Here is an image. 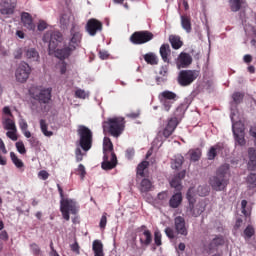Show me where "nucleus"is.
Wrapping results in <instances>:
<instances>
[{
    "mask_svg": "<svg viewBox=\"0 0 256 256\" xmlns=\"http://www.w3.org/2000/svg\"><path fill=\"white\" fill-rule=\"evenodd\" d=\"M245 207H247V202H246V200H242L241 208H242L243 215H247V211L245 210Z\"/></svg>",
    "mask_w": 256,
    "mask_h": 256,
    "instance_id": "338daca9",
    "label": "nucleus"
},
{
    "mask_svg": "<svg viewBox=\"0 0 256 256\" xmlns=\"http://www.w3.org/2000/svg\"><path fill=\"white\" fill-rule=\"evenodd\" d=\"M67 72V64H65V62H62L60 64V73L63 75Z\"/></svg>",
    "mask_w": 256,
    "mask_h": 256,
    "instance_id": "0e129e2a",
    "label": "nucleus"
},
{
    "mask_svg": "<svg viewBox=\"0 0 256 256\" xmlns=\"http://www.w3.org/2000/svg\"><path fill=\"white\" fill-rule=\"evenodd\" d=\"M30 75L31 66L29 63L25 61L20 62L15 70V79L17 83H27Z\"/></svg>",
    "mask_w": 256,
    "mask_h": 256,
    "instance_id": "423d86ee",
    "label": "nucleus"
},
{
    "mask_svg": "<svg viewBox=\"0 0 256 256\" xmlns=\"http://www.w3.org/2000/svg\"><path fill=\"white\" fill-rule=\"evenodd\" d=\"M229 3L232 11H239L241 9V0H229Z\"/></svg>",
    "mask_w": 256,
    "mask_h": 256,
    "instance_id": "a18cd8bd",
    "label": "nucleus"
},
{
    "mask_svg": "<svg viewBox=\"0 0 256 256\" xmlns=\"http://www.w3.org/2000/svg\"><path fill=\"white\" fill-rule=\"evenodd\" d=\"M18 125H19L22 132L29 129V124H27L26 119L20 118L19 121H18Z\"/></svg>",
    "mask_w": 256,
    "mask_h": 256,
    "instance_id": "8fccbe9b",
    "label": "nucleus"
},
{
    "mask_svg": "<svg viewBox=\"0 0 256 256\" xmlns=\"http://www.w3.org/2000/svg\"><path fill=\"white\" fill-rule=\"evenodd\" d=\"M189 191H190V195H191V197H193V199H195L196 195H199V194L197 193V187H195V186L190 187V188L188 189L186 195L189 193Z\"/></svg>",
    "mask_w": 256,
    "mask_h": 256,
    "instance_id": "13d9d810",
    "label": "nucleus"
},
{
    "mask_svg": "<svg viewBox=\"0 0 256 256\" xmlns=\"http://www.w3.org/2000/svg\"><path fill=\"white\" fill-rule=\"evenodd\" d=\"M15 147L20 155H25L27 153V148H25V143H23V141L16 142Z\"/></svg>",
    "mask_w": 256,
    "mask_h": 256,
    "instance_id": "a19ab883",
    "label": "nucleus"
},
{
    "mask_svg": "<svg viewBox=\"0 0 256 256\" xmlns=\"http://www.w3.org/2000/svg\"><path fill=\"white\" fill-rule=\"evenodd\" d=\"M169 41L173 47V49H181L183 47V42L177 36H170Z\"/></svg>",
    "mask_w": 256,
    "mask_h": 256,
    "instance_id": "7c9ffc66",
    "label": "nucleus"
},
{
    "mask_svg": "<svg viewBox=\"0 0 256 256\" xmlns=\"http://www.w3.org/2000/svg\"><path fill=\"white\" fill-rule=\"evenodd\" d=\"M169 53H171V49L169 47V44H163L160 47V55L163 59V61H165L166 63H169Z\"/></svg>",
    "mask_w": 256,
    "mask_h": 256,
    "instance_id": "cd10ccee",
    "label": "nucleus"
},
{
    "mask_svg": "<svg viewBox=\"0 0 256 256\" xmlns=\"http://www.w3.org/2000/svg\"><path fill=\"white\" fill-rule=\"evenodd\" d=\"M144 60L146 63H149V65H157V63H159V58H157V55L153 52L145 54Z\"/></svg>",
    "mask_w": 256,
    "mask_h": 256,
    "instance_id": "c85d7f7f",
    "label": "nucleus"
},
{
    "mask_svg": "<svg viewBox=\"0 0 256 256\" xmlns=\"http://www.w3.org/2000/svg\"><path fill=\"white\" fill-rule=\"evenodd\" d=\"M73 14L70 10H64L60 15V24L67 27L73 23Z\"/></svg>",
    "mask_w": 256,
    "mask_h": 256,
    "instance_id": "aec40b11",
    "label": "nucleus"
},
{
    "mask_svg": "<svg viewBox=\"0 0 256 256\" xmlns=\"http://www.w3.org/2000/svg\"><path fill=\"white\" fill-rule=\"evenodd\" d=\"M171 187L176 189L177 191H181L182 186H181V179L176 177L170 181Z\"/></svg>",
    "mask_w": 256,
    "mask_h": 256,
    "instance_id": "79ce46f5",
    "label": "nucleus"
},
{
    "mask_svg": "<svg viewBox=\"0 0 256 256\" xmlns=\"http://www.w3.org/2000/svg\"><path fill=\"white\" fill-rule=\"evenodd\" d=\"M177 128V118H171L162 130V135L170 137Z\"/></svg>",
    "mask_w": 256,
    "mask_h": 256,
    "instance_id": "6ab92c4d",
    "label": "nucleus"
},
{
    "mask_svg": "<svg viewBox=\"0 0 256 256\" xmlns=\"http://www.w3.org/2000/svg\"><path fill=\"white\" fill-rule=\"evenodd\" d=\"M40 129L45 137H51L53 135V132L47 130V122L45 120H40Z\"/></svg>",
    "mask_w": 256,
    "mask_h": 256,
    "instance_id": "c9c22d12",
    "label": "nucleus"
},
{
    "mask_svg": "<svg viewBox=\"0 0 256 256\" xmlns=\"http://www.w3.org/2000/svg\"><path fill=\"white\" fill-rule=\"evenodd\" d=\"M139 189H140L141 193H149V191H151V189H153V183L151 182V180L144 178L140 182Z\"/></svg>",
    "mask_w": 256,
    "mask_h": 256,
    "instance_id": "b1692460",
    "label": "nucleus"
},
{
    "mask_svg": "<svg viewBox=\"0 0 256 256\" xmlns=\"http://www.w3.org/2000/svg\"><path fill=\"white\" fill-rule=\"evenodd\" d=\"M2 126L3 129H5L6 131L17 128L15 120H12L9 117H2Z\"/></svg>",
    "mask_w": 256,
    "mask_h": 256,
    "instance_id": "393cba45",
    "label": "nucleus"
},
{
    "mask_svg": "<svg viewBox=\"0 0 256 256\" xmlns=\"http://www.w3.org/2000/svg\"><path fill=\"white\" fill-rule=\"evenodd\" d=\"M172 169H181L183 166V157L181 155H177L172 160Z\"/></svg>",
    "mask_w": 256,
    "mask_h": 256,
    "instance_id": "473e14b6",
    "label": "nucleus"
},
{
    "mask_svg": "<svg viewBox=\"0 0 256 256\" xmlns=\"http://www.w3.org/2000/svg\"><path fill=\"white\" fill-rule=\"evenodd\" d=\"M155 244L156 245H161V232L156 231L155 232V238H154Z\"/></svg>",
    "mask_w": 256,
    "mask_h": 256,
    "instance_id": "052dcab7",
    "label": "nucleus"
},
{
    "mask_svg": "<svg viewBox=\"0 0 256 256\" xmlns=\"http://www.w3.org/2000/svg\"><path fill=\"white\" fill-rule=\"evenodd\" d=\"M103 29V24L97 19H90L86 24V31L92 37L97 35V31H101Z\"/></svg>",
    "mask_w": 256,
    "mask_h": 256,
    "instance_id": "4468645a",
    "label": "nucleus"
},
{
    "mask_svg": "<svg viewBox=\"0 0 256 256\" xmlns=\"http://www.w3.org/2000/svg\"><path fill=\"white\" fill-rule=\"evenodd\" d=\"M38 177H39V179H42V181H45V180L49 179V172L45 171V170H41L38 173Z\"/></svg>",
    "mask_w": 256,
    "mask_h": 256,
    "instance_id": "6e6d98bb",
    "label": "nucleus"
},
{
    "mask_svg": "<svg viewBox=\"0 0 256 256\" xmlns=\"http://www.w3.org/2000/svg\"><path fill=\"white\" fill-rule=\"evenodd\" d=\"M161 97L164 99V101H171L173 99H175V97H177V95H175V93L173 92H169V91H164L161 93Z\"/></svg>",
    "mask_w": 256,
    "mask_h": 256,
    "instance_id": "c03bdc74",
    "label": "nucleus"
},
{
    "mask_svg": "<svg viewBox=\"0 0 256 256\" xmlns=\"http://www.w3.org/2000/svg\"><path fill=\"white\" fill-rule=\"evenodd\" d=\"M143 235L145 245H149V243H151L152 241L151 232H149V230H146L144 231Z\"/></svg>",
    "mask_w": 256,
    "mask_h": 256,
    "instance_id": "603ef678",
    "label": "nucleus"
},
{
    "mask_svg": "<svg viewBox=\"0 0 256 256\" xmlns=\"http://www.w3.org/2000/svg\"><path fill=\"white\" fill-rule=\"evenodd\" d=\"M15 9H17V0H2L0 2V15L2 17L9 18L11 15H15Z\"/></svg>",
    "mask_w": 256,
    "mask_h": 256,
    "instance_id": "0eeeda50",
    "label": "nucleus"
},
{
    "mask_svg": "<svg viewBox=\"0 0 256 256\" xmlns=\"http://www.w3.org/2000/svg\"><path fill=\"white\" fill-rule=\"evenodd\" d=\"M50 38L49 55H55L58 59H67L81 43V32L79 28H72L68 38L67 46L63 48V36L59 32L46 33L45 41Z\"/></svg>",
    "mask_w": 256,
    "mask_h": 256,
    "instance_id": "f257e3e1",
    "label": "nucleus"
},
{
    "mask_svg": "<svg viewBox=\"0 0 256 256\" xmlns=\"http://www.w3.org/2000/svg\"><path fill=\"white\" fill-rule=\"evenodd\" d=\"M149 167V162L143 161L141 162L137 167V175H140V177H143L145 175V169Z\"/></svg>",
    "mask_w": 256,
    "mask_h": 256,
    "instance_id": "72a5a7b5",
    "label": "nucleus"
},
{
    "mask_svg": "<svg viewBox=\"0 0 256 256\" xmlns=\"http://www.w3.org/2000/svg\"><path fill=\"white\" fill-rule=\"evenodd\" d=\"M70 249L71 251H73V253H76V255H80L81 251H80V247H79V243L74 242L73 244L70 245Z\"/></svg>",
    "mask_w": 256,
    "mask_h": 256,
    "instance_id": "864d4df0",
    "label": "nucleus"
},
{
    "mask_svg": "<svg viewBox=\"0 0 256 256\" xmlns=\"http://www.w3.org/2000/svg\"><path fill=\"white\" fill-rule=\"evenodd\" d=\"M197 79V72L193 70H182L178 75V83L182 87H187V85H191L193 81Z\"/></svg>",
    "mask_w": 256,
    "mask_h": 256,
    "instance_id": "1a4fd4ad",
    "label": "nucleus"
},
{
    "mask_svg": "<svg viewBox=\"0 0 256 256\" xmlns=\"http://www.w3.org/2000/svg\"><path fill=\"white\" fill-rule=\"evenodd\" d=\"M196 191L200 197H205L209 193V188L205 186H198Z\"/></svg>",
    "mask_w": 256,
    "mask_h": 256,
    "instance_id": "49530a36",
    "label": "nucleus"
},
{
    "mask_svg": "<svg viewBox=\"0 0 256 256\" xmlns=\"http://www.w3.org/2000/svg\"><path fill=\"white\" fill-rule=\"evenodd\" d=\"M181 23H182L183 29H185V31L189 33V31H191V21L189 20V18L182 16Z\"/></svg>",
    "mask_w": 256,
    "mask_h": 256,
    "instance_id": "58836bf2",
    "label": "nucleus"
},
{
    "mask_svg": "<svg viewBox=\"0 0 256 256\" xmlns=\"http://www.w3.org/2000/svg\"><path fill=\"white\" fill-rule=\"evenodd\" d=\"M31 249L36 255H39V253H41V249L37 246V244H32Z\"/></svg>",
    "mask_w": 256,
    "mask_h": 256,
    "instance_id": "e2e57ef3",
    "label": "nucleus"
},
{
    "mask_svg": "<svg viewBox=\"0 0 256 256\" xmlns=\"http://www.w3.org/2000/svg\"><path fill=\"white\" fill-rule=\"evenodd\" d=\"M218 149H219V147H217V146L210 148V150L208 151V159H210V160L215 159V157L217 156Z\"/></svg>",
    "mask_w": 256,
    "mask_h": 256,
    "instance_id": "3c124183",
    "label": "nucleus"
},
{
    "mask_svg": "<svg viewBox=\"0 0 256 256\" xmlns=\"http://www.w3.org/2000/svg\"><path fill=\"white\" fill-rule=\"evenodd\" d=\"M2 117H13V112L11 111V106H4L2 108Z\"/></svg>",
    "mask_w": 256,
    "mask_h": 256,
    "instance_id": "de8ad7c7",
    "label": "nucleus"
},
{
    "mask_svg": "<svg viewBox=\"0 0 256 256\" xmlns=\"http://www.w3.org/2000/svg\"><path fill=\"white\" fill-rule=\"evenodd\" d=\"M21 23L23 27L28 29L29 31H33L35 29V23H33V17L28 12H22L20 15Z\"/></svg>",
    "mask_w": 256,
    "mask_h": 256,
    "instance_id": "dca6fc26",
    "label": "nucleus"
},
{
    "mask_svg": "<svg viewBox=\"0 0 256 256\" xmlns=\"http://www.w3.org/2000/svg\"><path fill=\"white\" fill-rule=\"evenodd\" d=\"M60 211L62 213L63 219L69 221V215H75L79 211V204L71 198H62L60 201Z\"/></svg>",
    "mask_w": 256,
    "mask_h": 256,
    "instance_id": "20e7f679",
    "label": "nucleus"
},
{
    "mask_svg": "<svg viewBox=\"0 0 256 256\" xmlns=\"http://www.w3.org/2000/svg\"><path fill=\"white\" fill-rule=\"evenodd\" d=\"M92 250H93L94 256H105V253L103 252V242H101V240L93 241Z\"/></svg>",
    "mask_w": 256,
    "mask_h": 256,
    "instance_id": "5701e85b",
    "label": "nucleus"
},
{
    "mask_svg": "<svg viewBox=\"0 0 256 256\" xmlns=\"http://www.w3.org/2000/svg\"><path fill=\"white\" fill-rule=\"evenodd\" d=\"M247 184L249 185L250 188H255L256 187V173H251L247 177Z\"/></svg>",
    "mask_w": 256,
    "mask_h": 256,
    "instance_id": "37998d69",
    "label": "nucleus"
},
{
    "mask_svg": "<svg viewBox=\"0 0 256 256\" xmlns=\"http://www.w3.org/2000/svg\"><path fill=\"white\" fill-rule=\"evenodd\" d=\"M210 185L214 191H223L227 187V181H225V178L215 176L210 180Z\"/></svg>",
    "mask_w": 256,
    "mask_h": 256,
    "instance_id": "f3484780",
    "label": "nucleus"
},
{
    "mask_svg": "<svg viewBox=\"0 0 256 256\" xmlns=\"http://www.w3.org/2000/svg\"><path fill=\"white\" fill-rule=\"evenodd\" d=\"M103 155L104 161L102 162V169L109 171L117 167V156L115 152H113V142L107 137L103 139Z\"/></svg>",
    "mask_w": 256,
    "mask_h": 256,
    "instance_id": "f03ea898",
    "label": "nucleus"
},
{
    "mask_svg": "<svg viewBox=\"0 0 256 256\" xmlns=\"http://www.w3.org/2000/svg\"><path fill=\"white\" fill-rule=\"evenodd\" d=\"M76 172L80 176V179H85V175H87V171L85 170V166L83 164H80L78 168L76 169Z\"/></svg>",
    "mask_w": 256,
    "mask_h": 256,
    "instance_id": "09e8293b",
    "label": "nucleus"
},
{
    "mask_svg": "<svg viewBox=\"0 0 256 256\" xmlns=\"http://www.w3.org/2000/svg\"><path fill=\"white\" fill-rule=\"evenodd\" d=\"M174 227L175 231L178 235H182L183 237H187L189 231L187 228V223L185 222V218L178 216L174 219Z\"/></svg>",
    "mask_w": 256,
    "mask_h": 256,
    "instance_id": "ddd939ff",
    "label": "nucleus"
},
{
    "mask_svg": "<svg viewBox=\"0 0 256 256\" xmlns=\"http://www.w3.org/2000/svg\"><path fill=\"white\" fill-rule=\"evenodd\" d=\"M104 133H110L112 137H119L125 129V120L123 117L109 118L103 123Z\"/></svg>",
    "mask_w": 256,
    "mask_h": 256,
    "instance_id": "7ed1b4c3",
    "label": "nucleus"
},
{
    "mask_svg": "<svg viewBox=\"0 0 256 256\" xmlns=\"http://www.w3.org/2000/svg\"><path fill=\"white\" fill-rule=\"evenodd\" d=\"M229 175V164H224L217 170V175L220 179H225Z\"/></svg>",
    "mask_w": 256,
    "mask_h": 256,
    "instance_id": "c756f323",
    "label": "nucleus"
},
{
    "mask_svg": "<svg viewBox=\"0 0 256 256\" xmlns=\"http://www.w3.org/2000/svg\"><path fill=\"white\" fill-rule=\"evenodd\" d=\"M74 97H76V99H83V100L89 99V92L81 88H78L74 92Z\"/></svg>",
    "mask_w": 256,
    "mask_h": 256,
    "instance_id": "2f4dec72",
    "label": "nucleus"
},
{
    "mask_svg": "<svg viewBox=\"0 0 256 256\" xmlns=\"http://www.w3.org/2000/svg\"><path fill=\"white\" fill-rule=\"evenodd\" d=\"M240 130L237 128V126H234V137L236 143H238L241 147L245 145V125L239 124Z\"/></svg>",
    "mask_w": 256,
    "mask_h": 256,
    "instance_id": "a211bd4d",
    "label": "nucleus"
},
{
    "mask_svg": "<svg viewBox=\"0 0 256 256\" xmlns=\"http://www.w3.org/2000/svg\"><path fill=\"white\" fill-rule=\"evenodd\" d=\"M79 146L83 151H89L93 145V132L85 126L78 127Z\"/></svg>",
    "mask_w": 256,
    "mask_h": 256,
    "instance_id": "39448f33",
    "label": "nucleus"
},
{
    "mask_svg": "<svg viewBox=\"0 0 256 256\" xmlns=\"http://www.w3.org/2000/svg\"><path fill=\"white\" fill-rule=\"evenodd\" d=\"M191 161H199L201 159V150H190L189 151Z\"/></svg>",
    "mask_w": 256,
    "mask_h": 256,
    "instance_id": "4c0bfd02",
    "label": "nucleus"
},
{
    "mask_svg": "<svg viewBox=\"0 0 256 256\" xmlns=\"http://www.w3.org/2000/svg\"><path fill=\"white\" fill-rule=\"evenodd\" d=\"M247 167L250 171H255V169H256V150L253 148H250L248 150Z\"/></svg>",
    "mask_w": 256,
    "mask_h": 256,
    "instance_id": "412c9836",
    "label": "nucleus"
},
{
    "mask_svg": "<svg viewBox=\"0 0 256 256\" xmlns=\"http://www.w3.org/2000/svg\"><path fill=\"white\" fill-rule=\"evenodd\" d=\"M181 203H183V194H181V192L174 194L169 201V205L172 209H177Z\"/></svg>",
    "mask_w": 256,
    "mask_h": 256,
    "instance_id": "4be33fe9",
    "label": "nucleus"
},
{
    "mask_svg": "<svg viewBox=\"0 0 256 256\" xmlns=\"http://www.w3.org/2000/svg\"><path fill=\"white\" fill-rule=\"evenodd\" d=\"M153 39V33L149 31H141V32H135L131 38L130 41L134 43V45H143V43H149Z\"/></svg>",
    "mask_w": 256,
    "mask_h": 256,
    "instance_id": "9d476101",
    "label": "nucleus"
},
{
    "mask_svg": "<svg viewBox=\"0 0 256 256\" xmlns=\"http://www.w3.org/2000/svg\"><path fill=\"white\" fill-rule=\"evenodd\" d=\"M231 120H232V129H233V133H235V127H237L238 131H241V125H243V122H241V118L239 117V114L236 113H232L231 115Z\"/></svg>",
    "mask_w": 256,
    "mask_h": 256,
    "instance_id": "bb28decb",
    "label": "nucleus"
},
{
    "mask_svg": "<svg viewBox=\"0 0 256 256\" xmlns=\"http://www.w3.org/2000/svg\"><path fill=\"white\" fill-rule=\"evenodd\" d=\"M86 156H87V151L81 150V148H76L75 158L78 163L83 161L84 157Z\"/></svg>",
    "mask_w": 256,
    "mask_h": 256,
    "instance_id": "f704fd0d",
    "label": "nucleus"
},
{
    "mask_svg": "<svg viewBox=\"0 0 256 256\" xmlns=\"http://www.w3.org/2000/svg\"><path fill=\"white\" fill-rule=\"evenodd\" d=\"M10 159L16 169H23V167H25V163H23V160H21L15 152H10Z\"/></svg>",
    "mask_w": 256,
    "mask_h": 256,
    "instance_id": "a878e982",
    "label": "nucleus"
},
{
    "mask_svg": "<svg viewBox=\"0 0 256 256\" xmlns=\"http://www.w3.org/2000/svg\"><path fill=\"white\" fill-rule=\"evenodd\" d=\"M253 235H255V229L253 228V226L246 227L243 234L244 239L248 240L253 237Z\"/></svg>",
    "mask_w": 256,
    "mask_h": 256,
    "instance_id": "ea45409f",
    "label": "nucleus"
},
{
    "mask_svg": "<svg viewBox=\"0 0 256 256\" xmlns=\"http://www.w3.org/2000/svg\"><path fill=\"white\" fill-rule=\"evenodd\" d=\"M0 151L7 155V148L5 147V142H3V139L0 138Z\"/></svg>",
    "mask_w": 256,
    "mask_h": 256,
    "instance_id": "680f3d73",
    "label": "nucleus"
},
{
    "mask_svg": "<svg viewBox=\"0 0 256 256\" xmlns=\"http://www.w3.org/2000/svg\"><path fill=\"white\" fill-rule=\"evenodd\" d=\"M186 199L188 201L187 212L193 217H199V215L205 211V207L201 206V204L195 205L196 200L191 196V191L186 194Z\"/></svg>",
    "mask_w": 256,
    "mask_h": 256,
    "instance_id": "6e6552de",
    "label": "nucleus"
},
{
    "mask_svg": "<svg viewBox=\"0 0 256 256\" xmlns=\"http://www.w3.org/2000/svg\"><path fill=\"white\" fill-rule=\"evenodd\" d=\"M6 136L8 139H11V141H17V139H19V136H17V127L7 130Z\"/></svg>",
    "mask_w": 256,
    "mask_h": 256,
    "instance_id": "e433bc0d",
    "label": "nucleus"
},
{
    "mask_svg": "<svg viewBox=\"0 0 256 256\" xmlns=\"http://www.w3.org/2000/svg\"><path fill=\"white\" fill-rule=\"evenodd\" d=\"M167 71H168V68L167 66H162L159 73L160 75H162L163 77H165V75H167Z\"/></svg>",
    "mask_w": 256,
    "mask_h": 256,
    "instance_id": "774afa93",
    "label": "nucleus"
},
{
    "mask_svg": "<svg viewBox=\"0 0 256 256\" xmlns=\"http://www.w3.org/2000/svg\"><path fill=\"white\" fill-rule=\"evenodd\" d=\"M165 233H166L167 237H169V239L175 238V232L173 231V229L168 227L165 229Z\"/></svg>",
    "mask_w": 256,
    "mask_h": 256,
    "instance_id": "bf43d9fd",
    "label": "nucleus"
},
{
    "mask_svg": "<svg viewBox=\"0 0 256 256\" xmlns=\"http://www.w3.org/2000/svg\"><path fill=\"white\" fill-rule=\"evenodd\" d=\"M16 37L18 39H25V32L21 31V30H17L16 31Z\"/></svg>",
    "mask_w": 256,
    "mask_h": 256,
    "instance_id": "69168bd1",
    "label": "nucleus"
},
{
    "mask_svg": "<svg viewBox=\"0 0 256 256\" xmlns=\"http://www.w3.org/2000/svg\"><path fill=\"white\" fill-rule=\"evenodd\" d=\"M37 28H38V31H45V29H47V22L40 20L38 22Z\"/></svg>",
    "mask_w": 256,
    "mask_h": 256,
    "instance_id": "4d7b16f0",
    "label": "nucleus"
},
{
    "mask_svg": "<svg viewBox=\"0 0 256 256\" xmlns=\"http://www.w3.org/2000/svg\"><path fill=\"white\" fill-rule=\"evenodd\" d=\"M193 63V58L187 53H180L176 60L177 69H185Z\"/></svg>",
    "mask_w": 256,
    "mask_h": 256,
    "instance_id": "2eb2a0df",
    "label": "nucleus"
},
{
    "mask_svg": "<svg viewBox=\"0 0 256 256\" xmlns=\"http://www.w3.org/2000/svg\"><path fill=\"white\" fill-rule=\"evenodd\" d=\"M51 91L49 87H38L34 94V99L40 103H49L51 101Z\"/></svg>",
    "mask_w": 256,
    "mask_h": 256,
    "instance_id": "9b49d317",
    "label": "nucleus"
},
{
    "mask_svg": "<svg viewBox=\"0 0 256 256\" xmlns=\"http://www.w3.org/2000/svg\"><path fill=\"white\" fill-rule=\"evenodd\" d=\"M99 227H100V229H105V227H107V215L106 214L102 215V217L100 219Z\"/></svg>",
    "mask_w": 256,
    "mask_h": 256,
    "instance_id": "5fc2aeb1",
    "label": "nucleus"
},
{
    "mask_svg": "<svg viewBox=\"0 0 256 256\" xmlns=\"http://www.w3.org/2000/svg\"><path fill=\"white\" fill-rule=\"evenodd\" d=\"M24 59L28 61V63H39L41 60V56L39 55V51L35 47H25L23 51Z\"/></svg>",
    "mask_w": 256,
    "mask_h": 256,
    "instance_id": "f8f14e48",
    "label": "nucleus"
}]
</instances>
